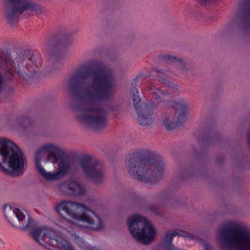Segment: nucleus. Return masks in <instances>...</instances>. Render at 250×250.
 Listing matches in <instances>:
<instances>
[{
    "label": "nucleus",
    "mask_w": 250,
    "mask_h": 250,
    "mask_svg": "<svg viewBox=\"0 0 250 250\" xmlns=\"http://www.w3.org/2000/svg\"><path fill=\"white\" fill-rule=\"evenodd\" d=\"M78 166L84 174L95 183H100L104 179V174L103 165L91 156L84 155L81 157L79 160Z\"/></svg>",
    "instance_id": "1a4fd4ad"
},
{
    "label": "nucleus",
    "mask_w": 250,
    "mask_h": 250,
    "mask_svg": "<svg viewBox=\"0 0 250 250\" xmlns=\"http://www.w3.org/2000/svg\"><path fill=\"white\" fill-rule=\"evenodd\" d=\"M8 207L11 209V207H10V206H8V205H5V206H4V210H5V208H7Z\"/></svg>",
    "instance_id": "b1692460"
},
{
    "label": "nucleus",
    "mask_w": 250,
    "mask_h": 250,
    "mask_svg": "<svg viewBox=\"0 0 250 250\" xmlns=\"http://www.w3.org/2000/svg\"><path fill=\"white\" fill-rule=\"evenodd\" d=\"M76 243L83 250H98L96 247H90L85 243L84 240L78 236L75 237Z\"/></svg>",
    "instance_id": "a211bd4d"
},
{
    "label": "nucleus",
    "mask_w": 250,
    "mask_h": 250,
    "mask_svg": "<svg viewBox=\"0 0 250 250\" xmlns=\"http://www.w3.org/2000/svg\"><path fill=\"white\" fill-rule=\"evenodd\" d=\"M91 68L82 66L69 79L72 91L80 92L81 101L77 116L78 121L94 129H101L107 123L105 103L112 97L115 87L112 70L102 62H92Z\"/></svg>",
    "instance_id": "f257e3e1"
},
{
    "label": "nucleus",
    "mask_w": 250,
    "mask_h": 250,
    "mask_svg": "<svg viewBox=\"0 0 250 250\" xmlns=\"http://www.w3.org/2000/svg\"><path fill=\"white\" fill-rule=\"evenodd\" d=\"M59 188L60 190L63 191L67 189L70 193L73 195H82L84 193L85 189L82 184L78 181L71 179L61 183Z\"/></svg>",
    "instance_id": "4468645a"
},
{
    "label": "nucleus",
    "mask_w": 250,
    "mask_h": 250,
    "mask_svg": "<svg viewBox=\"0 0 250 250\" xmlns=\"http://www.w3.org/2000/svg\"><path fill=\"white\" fill-rule=\"evenodd\" d=\"M20 229L30 230L33 239L49 250H75L70 243L59 236L56 231L46 226H38L30 216L28 217L27 223Z\"/></svg>",
    "instance_id": "39448f33"
},
{
    "label": "nucleus",
    "mask_w": 250,
    "mask_h": 250,
    "mask_svg": "<svg viewBox=\"0 0 250 250\" xmlns=\"http://www.w3.org/2000/svg\"><path fill=\"white\" fill-rule=\"evenodd\" d=\"M41 58L38 54H33L27 61L24 60L21 62L22 66L24 64L26 65V69L27 72L23 67L22 68L21 67L19 63L18 64L17 68L16 66L13 65L12 62L7 63V71L12 77H14L16 75H17L20 78L22 77L23 79H25V77L24 74L27 77L28 75H30L32 73L36 72L37 69L41 66Z\"/></svg>",
    "instance_id": "9b49d317"
},
{
    "label": "nucleus",
    "mask_w": 250,
    "mask_h": 250,
    "mask_svg": "<svg viewBox=\"0 0 250 250\" xmlns=\"http://www.w3.org/2000/svg\"><path fill=\"white\" fill-rule=\"evenodd\" d=\"M8 5L6 7L7 16L8 18L13 21L17 13H22L27 9H33L32 4L27 1V0H7Z\"/></svg>",
    "instance_id": "ddd939ff"
},
{
    "label": "nucleus",
    "mask_w": 250,
    "mask_h": 250,
    "mask_svg": "<svg viewBox=\"0 0 250 250\" xmlns=\"http://www.w3.org/2000/svg\"><path fill=\"white\" fill-rule=\"evenodd\" d=\"M149 90L153 94V98L156 101L157 104L162 101L166 94L163 92L164 90L160 89L154 85H151Z\"/></svg>",
    "instance_id": "dca6fc26"
},
{
    "label": "nucleus",
    "mask_w": 250,
    "mask_h": 250,
    "mask_svg": "<svg viewBox=\"0 0 250 250\" xmlns=\"http://www.w3.org/2000/svg\"><path fill=\"white\" fill-rule=\"evenodd\" d=\"M4 83V78L2 72L0 71V93L2 91Z\"/></svg>",
    "instance_id": "412c9836"
},
{
    "label": "nucleus",
    "mask_w": 250,
    "mask_h": 250,
    "mask_svg": "<svg viewBox=\"0 0 250 250\" xmlns=\"http://www.w3.org/2000/svg\"><path fill=\"white\" fill-rule=\"evenodd\" d=\"M7 219L8 220V221H9V222L13 225V226H15V224H14V223L11 221L10 220V218H9L8 217H7Z\"/></svg>",
    "instance_id": "5701e85b"
},
{
    "label": "nucleus",
    "mask_w": 250,
    "mask_h": 250,
    "mask_svg": "<svg viewBox=\"0 0 250 250\" xmlns=\"http://www.w3.org/2000/svg\"><path fill=\"white\" fill-rule=\"evenodd\" d=\"M186 232L180 230H175L172 233H169L164 238V243L167 250H183L174 247L171 243L173 238L175 236H186ZM206 250H211L209 245H206Z\"/></svg>",
    "instance_id": "2eb2a0df"
},
{
    "label": "nucleus",
    "mask_w": 250,
    "mask_h": 250,
    "mask_svg": "<svg viewBox=\"0 0 250 250\" xmlns=\"http://www.w3.org/2000/svg\"><path fill=\"white\" fill-rule=\"evenodd\" d=\"M127 225L132 235L143 244H150L156 235V231L151 224L139 215L134 214L128 218Z\"/></svg>",
    "instance_id": "6e6552de"
},
{
    "label": "nucleus",
    "mask_w": 250,
    "mask_h": 250,
    "mask_svg": "<svg viewBox=\"0 0 250 250\" xmlns=\"http://www.w3.org/2000/svg\"><path fill=\"white\" fill-rule=\"evenodd\" d=\"M248 136L249 145V146H250V131L248 133Z\"/></svg>",
    "instance_id": "4be33fe9"
},
{
    "label": "nucleus",
    "mask_w": 250,
    "mask_h": 250,
    "mask_svg": "<svg viewBox=\"0 0 250 250\" xmlns=\"http://www.w3.org/2000/svg\"><path fill=\"white\" fill-rule=\"evenodd\" d=\"M24 155L12 141L0 138V170L8 175L19 176L24 171Z\"/></svg>",
    "instance_id": "423d86ee"
},
{
    "label": "nucleus",
    "mask_w": 250,
    "mask_h": 250,
    "mask_svg": "<svg viewBox=\"0 0 250 250\" xmlns=\"http://www.w3.org/2000/svg\"><path fill=\"white\" fill-rule=\"evenodd\" d=\"M170 105L175 110V113L172 116L169 115L166 116L164 120L165 126L168 130L182 125L186 120L187 109L186 104L183 100L172 101Z\"/></svg>",
    "instance_id": "f8f14e48"
},
{
    "label": "nucleus",
    "mask_w": 250,
    "mask_h": 250,
    "mask_svg": "<svg viewBox=\"0 0 250 250\" xmlns=\"http://www.w3.org/2000/svg\"><path fill=\"white\" fill-rule=\"evenodd\" d=\"M35 166L40 175L48 181L60 179L70 169V162L65 153L51 144L39 148L35 156Z\"/></svg>",
    "instance_id": "f03ea898"
},
{
    "label": "nucleus",
    "mask_w": 250,
    "mask_h": 250,
    "mask_svg": "<svg viewBox=\"0 0 250 250\" xmlns=\"http://www.w3.org/2000/svg\"><path fill=\"white\" fill-rule=\"evenodd\" d=\"M128 173L134 178L145 183H152L161 178L165 170L162 159L146 151L130 154L126 161Z\"/></svg>",
    "instance_id": "7ed1b4c3"
},
{
    "label": "nucleus",
    "mask_w": 250,
    "mask_h": 250,
    "mask_svg": "<svg viewBox=\"0 0 250 250\" xmlns=\"http://www.w3.org/2000/svg\"><path fill=\"white\" fill-rule=\"evenodd\" d=\"M131 92L134 108L137 110V121L142 125H148L153 122L152 115L155 104L153 103H141L138 91L135 87L132 88Z\"/></svg>",
    "instance_id": "9d476101"
},
{
    "label": "nucleus",
    "mask_w": 250,
    "mask_h": 250,
    "mask_svg": "<svg viewBox=\"0 0 250 250\" xmlns=\"http://www.w3.org/2000/svg\"><path fill=\"white\" fill-rule=\"evenodd\" d=\"M56 209L60 215H66L72 220H67V221L73 229L83 227L80 223L87 224L89 228L93 230L100 229L103 227L100 218L81 204L62 201L56 206Z\"/></svg>",
    "instance_id": "20e7f679"
},
{
    "label": "nucleus",
    "mask_w": 250,
    "mask_h": 250,
    "mask_svg": "<svg viewBox=\"0 0 250 250\" xmlns=\"http://www.w3.org/2000/svg\"><path fill=\"white\" fill-rule=\"evenodd\" d=\"M164 59L169 62H175L177 67L179 69H183L185 67V64L181 59H177L176 57H172L170 55H166Z\"/></svg>",
    "instance_id": "f3484780"
},
{
    "label": "nucleus",
    "mask_w": 250,
    "mask_h": 250,
    "mask_svg": "<svg viewBox=\"0 0 250 250\" xmlns=\"http://www.w3.org/2000/svg\"><path fill=\"white\" fill-rule=\"evenodd\" d=\"M220 240L227 250H250V231L242 227H225L220 232Z\"/></svg>",
    "instance_id": "0eeeda50"
},
{
    "label": "nucleus",
    "mask_w": 250,
    "mask_h": 250,
    "mask_svg": "<svg viewBox=\"0 0 250 250\" xmlns=\"http://www.w3.org/2000/svg\"><path fill=\"white\" fill-rule=\"evenodd\" d=\"M159 82L161 83L162 84H164L165 85H167L169 89L171 87L172 88H173L172 86H173L172 83L168 81H167L166 80H160Z\"/></svg>",
    "instance_id": "aec40b11"
},
{
    "label": "nucleus",
    "mask_w": 250,
    "mask_h": 250,
    "mask_svg": "<svg viewBox=\"0 0 250 250\" xmlns=\"http://www.w3.org/2000/svg\"><path fill=\"white\" fill-rule=\"evenodd\" d=\"M12 213L17 218L19 222L22 221L25 219V215L19 208L14 209Z\"/></svg>",
    "instance_id": "6ab92c4d"
}]
</instances>
